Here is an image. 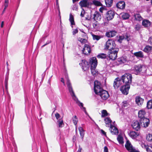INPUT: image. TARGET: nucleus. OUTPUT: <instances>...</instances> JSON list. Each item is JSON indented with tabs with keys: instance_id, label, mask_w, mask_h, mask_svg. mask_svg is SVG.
<instances>
[{
	"instance_id": "1",
	"label": "nucleus",
	"mask_w": 152,
	"mask_h": 152,
	"mask_svg": "<svg viewBox=\"0 0 152 152\" xmlns=\"http://www.w3.org/2000/svg\"><path fill=\"white\" fill-rule=\"evenodd\" d=\"M65 78L67 80L66 84L68 89L73 99L78 104L79 106L80 107L81 109L84 111L86 114V115H88V114L86 110V108L83 106V103L80 102L75 96L68 76L67 75H66L65 76Z\"/></svg>"
},
{
	"instance_id": "2",
	"label": "nucleus",
	"mask_w": 152,
	"mask_h": 152,
	"mask_svg": "<svg viewBox=\"0 0 152 152\" xmlns=\"http://www.w3.org/2000/svg\"><path fill=\"white\" fill-rule=\"evenodd\" d=\"M94 90L95 93L99 95L103 100L107 99L109 96L107 91L101 88L100 83L98 81L96 80L94 82Z\"/></svg>"
},
{
	"instance_id": "3",
	"label": "nucleus",
	"mask_w": 152,
	"mask_h": 152,
	"mask_svg": "<svg viewBox=\"0 0 152 152\" xmlns=\"http://www.w3.org/2000/svg\"><path fill=\"white\" fill-rule=\"evenodd\" d=\"M89 64L91 65V70L92 74L95 76L98 74V71L96 70L97 61L95 57H92L89 59Z\"/></svg>"
},
{
	"instance_id": "4",
	"label": "nucleus",
	"mask_w": 152,
	"mask_h": 152,
	"mask_svg": "<svg viewBox=\"0 0 152 152\" xmlns=\"http://www.w3.org/2000/svg\"><path fill=\"white\" fill-rule=\"evenodd\" d=\"M132 76L131 74L129 73H125L122 75L121 78L123 83L125 85H129L131 83L132 79Z\"/></svg>"
},
{
	"instance_id": "5",
	"label": "nucleus",
	"mask_w": 152,
	"mask_h": 152,
	"mask_svg": "<svg viewBox=\"0 0 152 152\" xmlns=\"http://www.w3.org/2000/svg\"><path fill=\"white\" fill-rule=\"evenodd\" d=\"M105 46L104 49H108L109 51L116 48L115 41L111 39H109L107 41Z\"/></svg>"
},
{
	"instance_id": "6",
	"label": "nucleus",
	"mask_w": 152,
	"mask_h": 152,
	"mask_svg": "<svg viewBox=\"0 0 152 152\" xmlns=\"http://www.w3.org/2000/svg\"><path fill=\"white\" fill-rule=\"evenodd\" d=\"M119 50L118 48L109 51V57L110 59L113 60L117 58V53Z\"/></svg>"
},
{
	"instance_id": "7",
	"label": "nucleus",
	"mask_w": 152,
	"mask_h": 152,
	"mask_svg": "<svg viewBox=\"0 0 152 152\" xmlns=\"http://www.w3.org/2000/svg\"><path fill=\"white\" fill-rule=\"evenodd\" d=\"M145 67L139 64L134 66L132 69L133 70L134 73L135 74L137 75L140 74L143 69Z\"/></svg>"
},
{
	"instance_id": "8",
	"label": "nucleus",
	"mask_w": 152,
	"mask_h": 152,
	"mask_svg": "<svg viewBox=\"0 0 152 152\" xmlns=\"http://www.w3.org/2000/svg\"><path fill=\"white\" fill-rule=\"evenodd\" d=\"M139 121L141 126L144 128L148 127L150 123L149 119L146 118H144L143 119H139Z\"/></svg>"
},
{
	"instance_id": "9",
	"label": "nucleus",
	"mask_w": 152,
	"mask_h": 152,
	"mask_svg": "<svg viewBox=\"0 0 152 152\" xmlns=\"http://www.w3.org/2000/svg\"><path fill=\"white\" fill-rule=\"evenodd\" d=\"M123 82L121 79L119 77L116 78L114 82L113 87L115 89H117L122 83Z\"/></svg>"
},
{
	"instance_id": "10",
	"label": "nucleus",
	"mask_w": 152,
	"mask_h": 152,
	"mask_svg": "<svg viewBox=\"0 0 152 152\" xmlns=\"http://www.w3.org/2000/svg\"><path fill=\"white\" fill-rule=\"evenodd\" d=\"M130 88V85L127 84L124 85L122 86L120 90L122 93L124 95H127L128 94L129 90Z\"/></svg>"
},
{
	"instance_id": "11",
	"label": "nucleus",
	"mask_w": 152,
	"mask_h": 152,
	"mask_svg": "<svg viewBox=\"0 0 152 152\" xmlns=\"http://www.w3.org/2000/svg\"><path fill=\"white\" fill-rule=\"evenodd\" d=\"M115 15V12L113 10H109L106 13L105 15L106 18L108 20L112 19Z\"/></svg>"
},
{
	"instance_id": "12",
	"label": "nucleus",
	"mask_w": 152,
	"mask_h": 152,
	"mask_svg": "<svg viewBox=\"0 0 152 152\" xmlns=\"http://www.w3.org/2000/svg\"><path fill=\"white\" fill-rule=\"evenodd\" d=\"M80 66H82V68L83 70L84 71L87 70L89 68V65L88 62L85 60H82L81 62L79 63Z\"/></svg>"
},
{
	"instance_id": "13",
	"label": "nucleus",
	"mask_w": 152,
	"mask_h": 152,
	"mask_svg": "<svg viewBox=\"0 0 152 152\" xmlns=\"http://www.w3.org/2000/svg\"><path fill=\"white\" fill-rule=\"evenodd\" d=\"M82 51L83 53L85 55L89 54L91 52V47L87 44H85L84 48L82 50Z\"/></svg>"
},
{
	"instance_id": "14",
	"label": "nucleus",
	"mask_w": 152,
	"mask_h": 152,
	"mask_svg": "<svg viewBox=\"0 0 152 152\" xmlns=\"http://www.w3.org/2000/svg\"><path fill=\"white\" fill-rule=\"evenodd\" d=\"M141 126L140 121H134L132 125L133 129L137 131L140 129Z\"/></svg>"
},
{
	"instance_id": "15",
	"label": "nucleus",
	"mask_w": 152,
	"mask_h": 152,
	"mask_svg": "<svg viewBox=\"0 0 152 152\" xmlns=\"http://www.w3.org/2000/svg\"><path fill=\"white\" fill-rule=\"evenodd\" d=\"M115 122H114V123ZM111 132L113 134L117 135L118 133V129L115 126L114 124L113 125H111L109 129Z\"/></svg>"
},
{
	"instance_id": "16",
	"label": "nucleus",
	"mask_w": 152,
	"mask_h": 152,
	"mask_svg": "<svg viewBox=\"0 0 152 152\" xmlns=\"http://www.w3.org/2000/svg\"><path fill=\"white\" fill-rule=\"evenodd\" d=\"M79 5L81 7H88L89 6L90 3L88 0H83L79 2Z\"/></svg>"
},
{
	"instance_id": "17",
	"label": "nucleus",
	"mask_w": 152,
	"mask_h": 152,
	"mask_svg": "<svg viewBox=\"0 0 152 152\" xmlns=\"http://www.w3.org/2000/svg\"><path fill=\"white\" fill-rule=\"evenodd\" d=\"M102 18V16L100 13L97 11H96L94 14L93 19L95 21H99Z\"/></svg>"
},
{
	"instance_id": "18",
	"label": "nucleus",
	"mask_w": 152,
	"mask_h": 152,
	"mask_svg": "<svg viewBox=\"0 0 152 152\" xmlns=\"http://www.w3.org/2000/svg\"><path fill=\"white\" fill-rule=\"evenodd\" d=\"M146 114V112L145 110L144 109H142L139 110L138 113V116L139 119H143L145 117V115Z\"/></svg>"
},
{
	"instance_id": "19",
	"label": "nucleus",
	"mask_w": 152,
	"mask_h": 152,
	"mask_svg": "<svg viewBox=\"0 0 152 152\" xmlns=\"http://www.w3.org/2000/svg\"><path fill=\"white\" fill-rule=\"evenodd\" d=\"M125 146L126 149L128 151H131L134 148L129 140L126 141Z\"/></svg>"
},
{
	"instance_id": "20",
	"label": "nucleus",
	"mask_w": 152,
	"mask_h": 152,
	"mask_svg": "<svg viewBox=\"0 0 152 152\" xmlns=\"http://www.w3.org/2000/svg\"><path fill=\"white\" fill-rule=\"evenodd\" d=\"M117 7L120 9H123L125 7V2L123 1L118 2L116 4Z\"/></svg>"
},
{
	"instance_id": "21",
	"label": "nucleus",
	"mask_w": 152,
	"mask_h": 152,
	"mask_svg": "<svg viewBox=\"0 0 152 152\" xmlns=\"http://www.w3.org/2000/svg\"><path fill=\"white\" fill-rule=\"evenodd\" d=\"M144 99L140 96H137L135 98L136 103L139 106H141L143 104Z\"/></svg>"
},
{
	"instance_id": "22",
	"label": "nucleus",
	"mask_w": 152,
	"mask_h": 152,
	"mask_svg": "<svg viewBox=\"0 0 152 152\" xmlns=\"http://www.w3.org/2000/svg\"><path fill=\"white\" fill-rule=\"evenodd\" d=\"M116 33V31H111L109 32H107L106 35L108 37H112L115 36Z\"/></svg>"
},
{
	"instance_id": "23",
	"label": "nucleus",
	"mask_w": 152,
	"mask_h": 152,
	"mask_svg": "<svg viewBox=\"0 0 152 152\" xmlns=\"http://www.w3.org/2000/svg\"><path fill=\"white\" fill-rule=\"evenodd\" d=\"M129 136L132 139H135L139 135L138 133L134 131L130 132L129 133Z\"/></svg>"
},
{
	"instance_id": "24",
	"label": "nucleus",
	"mask_w": 152,
	"mask_h": 152,
	"mask_svg": "<svg viewBox=\"0 0 152 152\" xmlns=\"http://www.w3.org/2000/svg\"><path fill=\"white\" fill-rule=\"evenodd\" d=\"M133 17L134 18L135 20L136 21H140L142 19V18L139 13H134Z\"/></svg>"
},
{
	"instance_id": "25",
	"label": "nucleus",
	"mask_w": 152,
	"mask_h": 152,
	"mask_svg": "<svg viewBox=\"0 0 152 152\" xmlns=\"http://www.w3.org/2000/svg\"><path fill=\"white\" fill-rule=\"evenodd\" d=\"M134 55L137 58H142L144 57V54L142 52L139 51L134 53Z\"/></svg>"
},
{
	"instance_id": "26",
	"label": "nucleus",
	"mask_w": 152,
	"mask_h": 152,
	"mask_svg": "<svg viewBox=\"0 0 152 152\" xmlns=\"http://www.w3.org/2000/svg\"><path fill=\"white\" fill-rule=\"evenodd\" d=\"M142 24L144 27H146L149 26L151 25V23L149 20H144L142 21Z\"/></svg>"
},
{
	"instance_id": "27",
	"label": "nucleus",
	"mask_w": 152,
	"mask_h": 152,
	"mask_svg": "<svg viewBox=\"0 0 152 152\" xmlns=\"http://www.w3.org/2000/svg\"><path fill=\"white\" fill-rule=\"evenodd\" d=\"M78 130L80 132V135L81 137L82 140H83V137H84V131L83 130V128L82 127H79L78 128Z\"/></svg>"
},
{
	"instance_id": "28",
	"label": "nucleus",
	"mask_w": 152,
	"mask_h": 152,
	"mask_svg": "<svg viewBox=\"0 0 152 152\" xmlns=\"http://www.w3.org/2000/svg\"><path fill=\"white\" fill-rule=\"evenodd\" d=\"M105 121V123L106 125V126L109 127L111 125H112L111 124L112 120L110 118L107 117L105 118L104 119Z\"/></svg>"
},
{
	"instance_id": "29",
	"label": "nucleus",
	"mask_w": 152,
	"mask_h": 152,
	"mask_svg": "<svg viewBox=\"0 0 152 152\" xmlns=\"http://www.w3.org/2000/svg\"><path fill=\"white\" fill-rule=\"evenodd\" d=\"M69 21L71 23V26L72 27V28L73 27V25H75V23L74 22V18L73 16L70 14L69 15Z\"/></svg>"
},
{
	"instance_id": "30",
	"label": "nucleus",
	"mask_w": 152,
	"mask_h": 152,
	"mask_svg": "<svg viewBox=\"0 0 152 152\" xmlns=\"http://www.w3.org/2000/svg\"><path fill=\"white\" fill-rule=\"evenodd\" d=\"M107 55L106 54L104 53H100L97 56V57L98 58H101L102 59H105L106 58Z\"/></svg>"
},
{
	"instance_id": "31",
	"label": "nucleus",
	"mask_w": 152,
	"mask_h": 152,
	"mask_svg": "<svg viewBox=\"0 0 152 152\" xmlns=\"http://www.w3.org/2000/svg\"><path fill=\"white\" fill-rule=\"evenodd\" d=\"M105 1L106 6L109 7L112 5L113 0H105Z\"/></svg>"
},
{
	"instance_id": "32",
	"label": "nucleus",
	"mask_w": 152,
	"mask_h": 152,
	"mask_svg": "<svg viewBox=\"0 0 152 152\" xmlns=\"http://www.w3.org/2000/svg\"><path fill=\"white\" fill-rule=\"evenodd\" d=\"M57 122L58 124V127L59 128L62 127L64 125L63 121L62 118L59 119L57 121Z\"/></svg>"
},
{
	"instance_id": "33",
	"label": "nucleus",
	"mask_w": 152,
	"mask_h": 152,
	"mask_svg": "<svg viewBox=\"0 0 152 152\" xmlns=\"http://www.w3.org/2000/svg\"><path fill=\"white\" fill-rule=\"evenodd\" d=\"M124 39H126L127 41H129V39H128V36H120L119 37V38L118 39V41L120 42H121Z\"/></svg>"
},
{
	"instance_id": "34",
	"label": "nucleus",
	"mask_w": 152,
	"mask_h": 152,
	"mask_svg": "<svg viewBox=\"0 0 152 152\" xmlns=\"http://www.w3.org/2000/svg\"><path fill=\"white\" fill-rule=\"evenodd\" d=\"M152 49V47L148 45H147L144 48L143 51L146 53H148L151 51Z\"/></svg>"
},
{
	"instance_id": "35",
	"label": "nucleus",
	"mask_w": 152,
	"mask_h": 152,
	"mask_svg": "<svg viewBox=\"0 0 152 152\" xmlns=\"http://www.w3.org/2000/svg\"><path fill=\"white\" fill-rule=\"evenodd\" d=\"M117 140L119 144H123L124 143V139L123 137L121 136L120 135H118L117 137Z\"/></svg>"
},
{
	"instance_id": "36",
	"label": "nucleus",
	"mask_w": 152,
	"mask_h": 152,
	"mask_svg": "<svg viewBox=\"0 0 152 152\" xmlns=\"http://www.w3.org/2000/svg\"><path fill=\"white\" fill-rule=\"evenodd\" d=\"M122 17L124 20H126L128 19L130 16L129 14L126 13H123L121 14Z\"/></svg>"
},
{
	"instance_id": "37",
	"label": "nucleus",
	"mask_w": 152,
	"mask_h": 152,
	"mask_svg": "<svg viewBox=\"0 0 152 152\" xmlns=\"http://www.w3.org/2000/svg\"><path fill=\"white\" fill-rule=\"evenodd\" d=\"M101 117H106L109 115V114L107 113L106 110H102V112Z\"/></svg>"
},
{
	"instance_id": "38",
	"label": "nucleus",
	"mask_w": 152,
	"mask_h": 152,
	"mask_svg": "<svg viewBox=\"0 0 152 152\" xmlns=\"http://www.w3.org/2000/svg\"><path fill=\"white\" fill-rule=\"evenodd\" d=\"M147 107L148 109L152 108V99L148 101L147 104Z\"/></svg>"
},
{
	"instance_id": "39",
	"label": "nucleus",
	"mask_w": 152,
	"mask_h": 152,
	"mask_svg": "<svg viewBox=\"0 0 152 152\" xmlns=\"http://www.w3.org/2000/svg\"><path fill=\"white\" fill-rule=\"evenodd\" d=\"M126 61V59L124 58V57H121L119 58L118 59V61L120 64L124 63Z\"/></svg>"
},
{
	"instance_id": "40",
	"label": "nucleus",
	"mask_w": 152,
	"mask_h": 152,
	"mask_svg": "<svg viewBox=\"0 0 152 152\" xmlns=\"http://www.w3.org/2000/svg\"><path fill=\"white\" fill-rule=\"evenodd\" d=\"M93 4L96 6H101L102 4L99 1L96 0H93Z\"/></svg>"
},
{
	"instance_id": "41",
	"label": "nucleus",
	"mask_w": 152,
	"mask_h": 152,
	"mask_svg": "<svg viewBox=\"0 0 152 152\" xmlns=\"http://www.w3.org/2000/svg\"><path fill=\"white\" fill-rule=\"evenodd\" d=\"M146 140L150 142H152V134H149L146 136Z\"/></svg>"
},
{
	"instance_id": "42",
	"label": "nucleus",
	"mask_w": 152,
	"mask_h": 152,
	"mask_svg": "<svg viewBox=\"0 0 152 152\" xmlns=\"http://www.w3.org/2000/svg\"><path fill=\"white\" fill-rule=\"evenodd\" d=\"M72 121L74 125L76 126L78 121V118L76 115H75L73 117Z\"/></svg>"
},
{
	"instance_id": "43",
	"label": "nucleus",
	"mask_w": 152,
	"mask_h": 152,
	"mask_svg": "<svg viewBox=\"0 0 152 152\" xmlns=\"http://www.w3.org/2000/svg\"><path fill=\"white\" fill-rule=\"evenodd\" d=\"M78 40L83 44H84L87 42V40L86 39L80 37H79L78 38Z\"/></svg>"
},
{
	"instance_id": "44",
	"label": "nucleus",
	"mask_w": 152,
	"mask_h": 152,
	"mask_svg": "<svg viewBox=\"0 0 152 152\" xmlns=\"http://www.w3.org/2000/svg\"><path fill=\"white\" fill-rule=\"evenodd\" d=\"M92 36L93 37V38L94 40H96L98 41L101 38L100 36L96 35L94 34H92Z\"/></svg>"
},
{
	"instance_id": "45",
	"label": "nucleus",
	"mask_w": 152,
	"mask_h": 152,
	"mask_svg": "<svg viewBox=\"0 0 152 152\" xmlns=\"http://www.w3.org/2000/svg\"><path fill=\"white\" fill-rule=\"evenodd\" d=\"M122 107L123 108H125L128 107V104L126 101H124L122 103Z\"/></svg>"
},
{
	"instance_id": "46",
	"label": "nucleus",
	"mask_w": 152,
	"mask_h": 152,
	"mask_svg": "<svg viewBox=\"0 0 152 152\" xmlns=\"http://www.w3.org/2000/svg\"><path fill=\"white\" fill-rule=\"evenodd\" d=\"M98 23L97 22H96L95 23L93 24V27L95 28H98Z\"/></svg>"
},
{
	"instance_id": "47",
	"label": "nucleus",
	"mask_w": 152,
	"mask_h": 152,
	"mask_svg": "<svg viewBox=\"0 0 152 152\" xmlns=\"http://www.w3.org/2000/svg\"><path fill=\"white\" fill-rule=\"evenodd\" d=\"M141 28V26L139 25H137L135 27V30L137 31L139 30Z\"/></svg>"
},
{
	"instance_id": "48",
	"label": "nucleus",
	"mask_w": 152,
	"mask_h": 152,
	"mask_svg": "<svg viewBox=\"0 0 152 152\" xmlns=\"http://www.w3.org/2000/svg\"><path fill=\"white\" fill-rule=\"evenodd\" d=\"M148 43L150 45H152V36L150 37L148 40Z\"/></svg>"
},
{
	"instance_id": "49",
	"label": "nucleus",
	"mask_w": 152,
	"mask_h": 152,
	"mask_svg": "<svg viewBox=\"0 0 152 152\" xmlns=\"http://www.w3.org/2000/svg\"><path fill=\"white\" fill-rule=\"evenodd\" d=\"M9 4V0H5L4 6V7H7Z\"/></svg>"
},
{
	"instance_id": "50",
	"label": "nucleus",
	"mask_w": 152,
	"mask_h": 152,
	"mask_svg": "<svg viewBox=\"0 0 152 152\" xmlns=\"http://www.w3.org/2000/svg\"><path fill=\"white\" fill-rule=\"evenodd\" d=\"M78 32V30L77 29H73L72 31V34L73 35H75L76 33H77Z\"/></svg>"
},
{
	"instance_id": "51",
	"label": "nucleus",
	"mask_w": 152,
	"mask_h": 152,
	"mask_svg": "<svg viewBox=\"0 0 152 152\" xmlns=\"http://www.w3.org/2000/svg\"><path fill=\"white\" fill-rule=\"evenodd\" d=\"M55 117L58 120L59 119V118L60 117V115H59V113H56L55 114Z\"/></svg>"
},
{
	"instance_id": "52",
	"label": "nucleus",
	"mask_w": 152,
	"mask_h": 152,
	"mask_svg": "<svg viewBox=\"0 0 152 152\" xmlns=\"http://www.w3.org/2000/svg\"><path fill=\"white\" fill-rule=\"evenodd\" d=\"M141 145L142 147V148H145L146 149V148H147V146H146L144 144L141 143Z\"/></svg>"
},
{
	"instance_id": "53",
	"label": "nucleus",
	"mask_w": 152,
	"mask_h": 152,
	"mask_svg": "<svg viewBox=\"0 0 152 152\" xmlns=\"http://www.w3.org/2000/svg\"><path fill=\"white\" fill-rule=\"evenodd\" d=\"M101 132L102 134L103 135H104L105 136H106V132H105L102 129H101Z\"/></svg>"
},
{
	"instance_id": "54",
	"label": "nucleus",
	"mask_w": 152,
	"mask_h": 152,
	"mask_svg": "<svg viewBox=\"0 0 152 152\" xmlns=\"http://www.w3.org/2000/svg\"><path fill=\"white\" fill-rule=\"evenodd\" d=\"M85 11L83 9V11L81 12L80 14V16L81 17H83L84 16Z\"/></svg>"
},
{
	"instance_id": "55",
	"label": "nucleus",
	"mask_w": 152,
	"mask_h": 152,
	"mask_svg": "<svg viewBox=\"0 0 152 152\" xmlns=\"http://www.w3.org/2000/svg\"><path fill=\"white\" fill-rule=\"evenodd\" d=\"M104 152H108V150L106 146H104Z\"/></svg>"
},
{
	"instance_id": "56",
	"label": "nucleus",
	"mask_w": 152,
	"mask_h": 152,
	"mask_svg": "<svg viewBox=\"0 0 152 152\" xmlns=\"http://www.w3.org/2000/svg\"><path fill=\"white\" fill-rule=\"evenodd\" d=\"M150 147L152 149V146H151ZM146 150L148 152H152V151H151L150 148H148V147L147 148H146Z\"/></svg>"
},
{
	"instance_id": "57",
	"label": "nucleus",
	"mask_w": 152,
	"mask_h": 152,
	"mask_svg": "<svg viewBox=\"0 0 152 152\" xmlns=\"http://www.w3.org/2000/svg\"><path fill=\"white\" fill-rule=\"evenodd\" d=\"M51 42V41H48L46 43V44H44V45H43L42 46V48H43V47H44L45 46V45H46L49 44L50 43V42Z\"/></svg>"
},
{
	"instance_id": "58",
	"label": "nucleus",
	"mask_w": 152,
	"mask_h": 152,
	"mask_svg": "<svg viewBox=\"0 0 152 152\" xmlns=\"http://www.w3.org/2000/svg\"><path fill=\"white\" fill-rule=\"evenodd\" d=\"M77 7L76 5H74L73 6V10H77Z\"/></svg>"
},
{
	"instance_id": "59",
	"label": "nucleus",
	"mask_w": 152,
	"mask_h": 152,
	"mask_svg": "<svg viewBox=\"0 0 152 152\" xmlns=\"http://www.w3.org/2000/svg\"><path fill=\"white\" fill-rule=\"evenodd\" d=\"M86 79L88 81H90L91 80V77L89 76H87L86 77Z\"/></svg>"
},
{
	"instance_id": "60",
	"label": "nucleus",
	"mask_w": 152,
	"mask_h": 152,
	"mask_svg": "<svg viewBox=\"0 0 152 152\" xmlns=\"http://www.w3.org/2000/svg\"><path fill=\"white\" fill-rule=\"evenodd\" d=\"M129 152H139V151L136 150L134 148L132 150L130 151Z\"/></svg>"
},
{
	"instance_id": "61",
	"label": "nucleus",
	"mask_w": 152,
	"mask_h": 152,
	"mask_svg": "<svg viewBox=\"0 0 152 152\" xmlns=\"http://www.w3.org/2000/svg\"><path fill=\"white\" fill-rule=\"evenodd\" d=\"M8 77H5V80L4 83H8Z\"/></svg>"
},
{
	"instance_id": "62",
	"label": "nucleus",
	"mask_w": 152,
	"mask_h": 152,
	"mask_svg": "<svg viewBox=\"0 0 152 152\" xmlns=\"http://www.w3.org/2000/svg\"><path fill=\"white\" fill-rule=\"evenodd\" d=\"M82 148L80 147V146H79L78 150L77 152H81Z\"/></svg>"
},
{
	"instance_id": "63",
	"label": "nucleus",
	"mask_w": 152,
	"mask_h": 152,
	"mask_svg": "<svg viewBox=\"0 0 152 152\" xmlns=\"http://www.w3.org/2000/svg\"><path fill=\"white\" fill-rule=\"evenodd\" d=\"M104 10V8L103 7H101L99 9V11L100 12H101L102 13L103 12V10Z\"/></svg>"
},
{
	"instance_id": "64",
	"label": "nucleus",
	"mask_w": 152,
	"mask_h": 152,
	"mask_svg": "<svg viewBox=\"0 0 152 152\" xmlns=\"http://www.w3.org/2000/svg\"><path fill=\"white\" fill-rule=\"evenodd\" d=\"M61 82H62V83H63L64 85H65L64 80V79L63 78H61Z\"/></svg>"
}]
</instances>
